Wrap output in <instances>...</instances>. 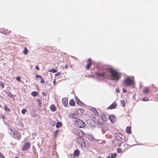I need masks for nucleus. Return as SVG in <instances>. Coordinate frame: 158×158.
I'll list each match as a JSON object with an SVG mask.
<instances>
[{
	"label": "nucleus",
	"instance_id": "obj_1",
	"mask_svg": "<svg viewBox=\"0 0 158 158\" xmlns=\"http://www.w3.org/2000/svg\"><path fill=\"white\" fill-rule=\"evenodd\" d=\"M105 69L107 72L96 73H95L96 76L101 77L104 79H110L116 81H118L121 78L122 76L121 73L118 72L112 66H107L105 67Z\"/></svg>",
	"mask_w": 158,
	"mask_h": 158
},
{
	"label": "nucleus",
	"instance_id": "obj_2",
	"mask_svg": "<svg viewBox=\"0 0 158 158\" xmlns=\"http://www.w3.org/2000/svg\"><path fill=\"white\" fill-rule=\"evenodd\" d=\"M124 136L123 135L120 134H118L116 135V138L117 139L114 140L113 143L115 146H120L121 144V141H122L123 139Z\"/></svg>",
	"mask_w": 158,
	"mask_h": 158
},
{
	"label": "nucleus",
	"instance_id": "obj_3",
	"mask_svg": "<svg viewBox=\"0 0 158 158\" xmlns=\"http://www.w3.org/2000/svg\"><path fill=\"white\" fill-rule=\"evenodd\" d=\"M92 118L95 122L98 124L102 125L104 124L102 118L98 114H94L92 115Z\"/></svg>",
	"mask_w": 158,
	"mask_h": 158
},
{
	"label": "nucleus",
	"instance_id": "obj_4",
	"mask_svg": "<svg viewBox=\"0 0 158 158\" xmlns=\"http://www.w3.org/2000/svg\"><path fill=\"white\" fill-rule=\"evenodd\" d=\"M134 84V78L133 77L127 78L123 81V84L125 85L130 86Z\"/></svg>",
	"mask_w": 158,
	"mask_h": 158
},
{
	"label": "nucleus",
	"instance_id": "obj_5",
	"mask_svg": "<svg viewBox=\"0 0 158 158\" xmlns=\"http://www.w3.org/2000/svg\"><path fill=\"white\" fill-rule=\"evenodd\" d=\"M73 123L75 126L79 128H83L85 126L84 122L82 120L79 119H74Z\"/></svg>",
	"mask_w": 158,
	"mask_h": 158
},
{
	"label": "nucleus",
	"instance_id": "obj_6",
	"mask_svg": "<svg viewBox=\"0 0 158 158\" xmlns=\"http://www.w3.org/2000/svg\"><path fill=\"white\" fill-rule=\"evenodd\" d=\"M81 137H78L77 138V140L79 145L82 147H85V142Z\"/></svg>",
	"mask_w": 158,
	"mask_h": 158
},
{
	"label": "nucleus",
	"instance_id": "obj_7",
	"mask_svg": "<svg viewBox=\"0 0 158 158\" xmlns=\"http://www.w3.org/2000/svg\"><path fill=\"white\" fill-rule=\"evenodd\" d=\"M31 146V144L29 142H25L23 146L22 150L25 151L28 149Z\"/></svg>",
	"mask_w": 158,
	"mask_h": 158
},
{
	"label": "nucleus",
	"instance_id": "obj_8",
	"mask_svg": "<svg viewBox=\"0 0 158 158\" xmlns=\"http://www.w3.org/2000/svg\"><path fill=\"white\" fill-rule=\"evenodd\" d=\"M75 134L79 136V137H82L84 135L83 132L80 129H77L75 131Z\"/></svg>",
	"mask_w": 158,
	"mask_h": 158
},
{
	"label": "nucleus",
	"instance_id": "obj_9",
	"mask_svg": "<svg viewBox=\"0 0 158 158\" xmlns=\"http://www.w3.org/2000/svg\"><path fill=\"white\" fill-rule=\"evenodd\" d=\"M87 64L85 66V68L87 70H89L90 66L92 64V60L91 59L89 58L87 61Z\"/></svg>",
	"mask_w": 158,
	"mask_h": 158
},
{
	"label": "nucleus",
	"instance_id": "obj_10",
	"mask_svg": "<svg viewBox=\"0 0 158 158\" xmlns=\"http://www.w3.org/2000/svg\"><path fill=\"white\" fill-rule=\"evenodd\" d=\"M13 135H14V137L18 140L21 138V136L20 134L19 133L16 132V133H14Z\"/></svg>",
	"mask_w": 158,
	"mask_h": 158
},
{
	"label": "nucleus",
	"instance_id": "obj_11",
	"mask_svg": "<svg viewBox=\"0 0 158 158\" xmlns=\"http://www.w3.org/2000/svg\"><path fill=\"white\" fill-rule=\"evenodd\" d=\"M117 106V103L116 102H114L112 104L110 105L108 108L109 109H114L116 108Z\"/></svg>",
	"mask_w": 158,
	"mask_h": 158
},
{
	"label": "nucleus",
	"instance_id": "obj_12",
	"mask_svg": "<svg viewBox=\"0 0 158 158\" xmlns=\"http://www.w3.org/2000/svg\"><path fill=\"white\" fill-rule=\"evenodd\" d=\"M143 92L144 94H147L150 93V89L148 87H145L143 89Z\"/></svg>",
	"mask_w": 158,
	"mask_h": 158
},
{
	"label": "nucleus",
	"instance_id": "obj_13",
	"mask_svg": "<svg viewBox=\"0 0 158 158\" xmlns=\"http://www.w3.org/2000/svg\"><path fill=\"white\" fill-rule=\"evenodd\" d=\"M109 118L111 122L112 123H114L116 120L115 117L113 115H110Z\"/></svg>",
	"mask_w": 158,
	"mask_h": 158
},
{
	"label": "nucleus",
	"instance_id": "obj_14",
	"mask_svg": "<svg viewBox=\"0 0 158 158\" xmlns=\"http://www.w3.org/2000/svg\"><path fill=\"white\" fill-rule=\"evenodd\" d=\"M62 102L65 106H68V99L66 98H64L62 99Z\"/></svg>",
	"mask_w": 158,
	"mask_h": 158
},
{
	"label": "nucleus",
	"instance_id": "obj_15",
	"mask_svg": "<svg viewBox=\"0 0 158 158\" xmlns=\"http://www.w3.org/2000/svg\"><path fill=\"white\" fill-rule=\"evenodd\" d=\"M117 156L116 153H111L109 154L106 158H115Z\"/></svg>",
	"mask_w": 158,
	"mask_h": 158
},
{
	"label": "nucleus",
	"instance_id": "obj_16",
	"mask_svg": "<svg viewBox=\"0 0 158 158\" xmlns=\"http://www.w3.org/2000/svg\"><path fill=\"white\" fill-rule=\"evenodd\" d=\"M73 154L77 157L79 156L80 154V151L78 149H76L73 152Z\"/></svg>",
	"mask_w": 158,
	"mask_h": 158
},
{
	"label": "nucleus",
	"instance_id": "obj_17",
	"mask_svg": "<svg viewBox=\"0 0 158 158\" xmlns=\"http://www.w3.org/2000/svg\"><path fill=\"white\" fill-rule=\"evenodd\" d=\"M50 109L53 112L55 111L56 110V107L54 105H51L50 107Z\"/></svg>",
	"mask_w": 158,
	"mask_h": 158
},
{
	"label": "nucleus",
	"instance_id": "obj_18",
	"mask_svg": "<svg viewBox=\"0 0 158 158\" xmlns=\"http://www.w3.org/2000/svg\"><path fill=\"white\" fill-rule=\"evenodd\" d=\"M74 117H73V121L74 122V119H78L77 118H78L80 116L81 114H79L75 112L74 113Z\"/></svg>",
	"mask_w": 158,
	"mask_h": 158
},
{
	"label": "nucleus",
	"instance_id": "obj_19",
	"mask_svg": "<svg viewBox=\"0 0 158 158\" xmlns=\"http://www.w3.org/2000/svg\"><path fill=\"white\" fill-rule=\"evenodd\" d=\"M69 104L70 106H74L75 105V103L73 99H71L69 102Z\"/></svg>",
	"mask_w": 158,
	"mask_h": 158
},
{
	"label": "nucleus",
	"instance_id": "obj_20",
	"mask_svg": "<svg viewBox=\"0 0 158 158\" xmlns=\"http://www.w3.org/2000/svg\"><path fill=\"white\" fill-rule=\"evenodd\" d=\"M131 127L130 126H128L127 127L126 131L127 133L130 134L131 133Z\"/></svg>",
	"mask_w": 158,
	"mask_h": 158
},
{
	"label": "nucleus",
	"instance_id": "obj_21",
	"mask_svg": "<svg viewBox=\"0 0 158 158\" xmlns=\"http://www.w3.org/2000/svg\"><path fill=\"white\" fill-rule=\"evenodd\" d=\"M87 138L89 140L93 141L94 140V138L92 135H88L87 136Z\"/></svg>",
	"mask_w": 158,
	"mask_h": 158
},
{
	"label": "nucleus",
	"instance_id": "obj_22",
	"mask_svg": "<svg viewBox=\"0 0 158 158\" xmlns=\"http://www.w3.org/2000/svg\"><path fill=\"white\" fill-rule=\"evenodd\" d=\"M62 125V124L61 122H57L56 125V127L57 128H59Z\"/></svg>",
	"mask_w": 158,
	"mask_h": 158
},
{
	"label": "nucleus",
	"instance_id": "obj_23",
	"mask_svg": "<svg viewBox=\"0 0 158 158\" xmlns=\"http://www.w3.org/2000/svg\"><path fill=\"white\" fill-rule=\"evenodd\" d=\"M31 94L33 96L35 97L38 94V93L36 91H33L31 92Z\"/></svg>",
	"mask_w": 158,
	"mask_h": 158
},
{
	"label": "nucleus",
	"instance_id": "obj_24",
	"mask_svg": "<svg viewBox=\"0 0 158 158\" xmlns=\"http://www.w3.org/2000/svg\"><path fill=\"white\" fill-rule=\"evenodd\" d=\"M57 69H55L53 68L52 69L49 70L48 71V72H52V73H56V72H57Z\"/></svg>",
	"mask_w": 158,
	"mask_h": 158
},
{
	"label": "nucleus",
	"instance_id": "obj_25",
	"mask_svg": "<svg viewBox=\"0 0 158 158\" xmlns=\"http://www.w3.org/2000/svg\"><path fill=\"white\" fill-rule=\"evenodd\" d=\"M24 50L23 51V53L25 55L27 54L28 53V50H27L26 47H25L24 48Z\"/></svg>",
	"mask_w": 158,
	"mask_h": 158
},
{
	"label": "nucleus",
	"instance_id": "obj_26",
	"mask_svg": "<svg viewBox=\"0 0 158 158\" xmlns=\"http://www.w3.org/2000/svg\"><path fill=\"white\" fill-rule=\"evenodd\" d=\"M4 108L6 111H7L8 112H10V109L8 108L7 106L6 105H5Z\"/></svg>",
	"mask_w": 158,
	"mask_h": 158
},
{
	"label": "nucleus",
	"instance_id": "obj_27",
	"mask_svg": "<svg viewBox=\"0 0 158 158\" xmlns=\"http://www.w3.org/2000/svg\"><path fill=\"white\" fill-rule=\"evenodd\" d=\"M102 118V120H103V121H106L108 120V118L105 115H104L103 116Z\"/></svg>",
	"mask_w": 158,
	"mask_h": 158
},
{
	"label": "nucleus",
	"instance_id": "obj_28",
	"mask_svg": "<svg viewBox=\"0 0 158 158\" xmlns=\"http://www.w3.org/2000/svg\"><path fill=\"white\" fill-rule=\"evenodd\" d=\"M69 157V158H77L76 156H75L73 154H70Z\"/></svg>",
	"mask_w": 158,
	"mask_h": 158
},
{
	"label": "nucleus",
	"instance_id": "obj_29",
	"mask_svg": "<svg viewBox=\"0 0 158 158\" xmlns=\"http://www.w3.org/2000/svg\"><path fill=\"white\" fill-rule=\"evenodd\" d=\"M122 151V149L121 148H118L117 150V152L118 153H121Z\"/></svg>",
	"mask_w": 158,
	"mask_h": 158
},
{
	"label": "nucleus",
	"instance_id": "obj_30",
	"mask_svg": "<svg viewBox=\"0 0 158 158\" xmlns=\"http://www.w3.org/2000/svg\"><path fill=\"white\" fill-rule=\"evenodd\" d=\"M74 115L75 114H74V113H70L69 115V117L70 118H73V117H74Z\"/></svg>",
	"mask_w": 158,
	"mask_h": 158
},
{
	"label": "nucleus",
	"instance_id": "obj_31",
	"mask_svg": "<svg viewBox=\"0 0 158 158\" xmlns=\"http://www.w3.org/2000/svg\"><path fill=\"white\" fill-rule=\"evenodd\" d=\"M0 87H1L2 88H4V84L3 82L1 81L0 82Z\"/></svg>",
	"mask_w": 158,
	"mask_h": 158
},
{
	"label": "nucleus",
	"instance_id": "obj_32",
	"mask_svg": "<svg viewBox=\"0 0 158 158\" xmlns=\"http://www.w3.org/2000/svg\"><path fill=\"white\" fill-rule=\"evenodd\" d=\"M58 131H59L58 130H56L55 131V132L54 133V137H55L56 138L57 137V133Z\"/></svg>",
	"mask_w": 158,
	"mask_h": 158
},
{
	"label": "nucleus",
	"instance_id": "obj_33",
	"mask_svg": "<svg viewBox=\"0 0 158 158\" xmlns=\"http://www.w3.org/2000/svg\"><path fill=\"white\" fill-rule=\"evenodd\" d=\"M21 112L23 114H25L26 112V110L25 109H23L22 110Z\"/></svg>",
	"mask_w": 158,
	"mask_h": 158
},
{
	"label": "nucleus",
	"instance_id": "obj_34",
	"mask_svg": "<svg viewBox=\"0 0 158 158\" xmlns=\"http://www.w3.org/2000/svg\"><path fill=\"white\" fill-rule=\"evenodd\" d=\"M120 102L122 104L123 106H125V102L123 100H121Z\"/></svg>",
	"mask_w": 158,
	"mask_h": 158
},
{
	"label": "nucleus",
	"instance_id": "obj_35",
	"mask_svg": "<svg viewBox=\"0 0 158 158\" xmlns=\"http://www.w3.org/2000/svg\"><path fill=\"white\" fill-rule=\"evenodd\" d=\"M91 110L95 113L97 112V110L95 108H92Z\"/></svg>",
	"mask_w": 158,
	"mask_h": 158
},
{
	"label": "nucleus",
	"instance_id": "obj_36",
	"mask_svg": "<svg viewBox=\"0 0 158 158\" xmlns=\"http://www.w3.org/2000/svg\"><path fill=\"white\" fill-rule=\"evenodd\" d=\"M148 99L147 98H143V101H148Z\"/></svg>",
	"mask_w": 158,
	"mask_h": 158
},
{
	"label": "nucleus",
	"instance_id": "obj_37",
	"mask_svg": "<svg viewBox=\"0 0 158 158\" xmlns=\"http://www.w3.org/2000/svg\"><path fill=\"white\" fill-rule=\"evenodd\" d=\"M16 79L17 81H21L20 77L19 76H18L17 77Z\"/></svg>",
	"mask_w": 158,
	"mask_h": 158
},
{
	"label": "nucleus",
	"instance_id": "obj_38",
	"mask_svg": "<svg viewBox=\"0 0 158 158\" xmlns=\"http://www.w3.org/2000/svg\"><path fill=\"white\" fill-rule=\"evenodd\" d=\"M116 92L117 93H120V90H119V89L118 88H117L116 89Z\"/></svg>",
	"mask_w": 158,
	"mask_h": 158
},
{
	"label": "nucleus",
	"instance_id": "obj_39",
	"mask_svg": "<svg viewBox=\"0 0 158 158\" xmlns=\"http://www.w3.org/2000/svg\"><path fill=\"white\" fill-rule=\"evenodd\" d=\"M35 77L36 78H39L40 79H41L42 78L41 76L40 75H36Z\"/></svg>",
	"mask_w": 158,
	"mask_h": 158
},
{
	"label": "nucleus",
	"instance_id": "obj_40",
	"mask_svg": "<svg viewBox=\"0 0 158 158\" xmlns=\"http://www.w3.org/2000/svg\"><path fill=\"white\" fill-rule=\"evenodd\" d=\"M0 157L2 158H5L4 155L0 152Z\"/></svg>",
	"mask_w": 158,
	"mask_h": 158
},
{
	"label": "nucleus",
	"instance_id": "obj_41",
	"mask_svg": "<svg viewBox=\"0 0 158 158\" xmlns=\"http://www.w3.org/2000/svg\"><path fill=\"white\" fill-rule=\"evenodd\" d=\"M41 79L40 81V83H43L44 82V81L42 78V77L41 78Z\"/></svg>",
	"mask_w": 158,
	"mask_h": 158
},
{
	"label": "nucleus",
	"instance_id": "obj_42",
	"mask_svg": "<svg viewBox=\"0 0 158 158\" xmlns=\"http://www.w3.org/2000/svg\"><path fill=\"white\" fill-rule=\"evenodd\" d=\"M123 93H126L127 92V91L126 89L123 88Z\"/></svg>",
	"mask_w": 158,
	"mask_h": 158
},
{
	"label": "nucleus",
	"instance_id": "obj_43",
	"mask_svg": "<svg viewBox=\"0 0 158 158\" xmlns=\"http://www.w3.org/2000/svg\"><path fill=\"white\" fill-rule=\"evenodd\" d=\"M53 83L54 84V85H56V79H54L53 80Z\"/></svg>",
	"mask_w": 158,
	"mask_h": 158
},
{
	"label": "nucleus",
	"instance_id": "obj_44",
	"mask_svg": "<svg viewBox=\"0 0 158 158\" xmlns=\"http://www.w3.org/2000/svg\"><path fill=\"white\" fill-rule=\"evenodd\" d=\"M35 69H36L37 70H39V66H36L35 67Z\"/></svg>",
	"mask_w": 158,
	"mask_h": 158
},
{
	"label": "nucleus",
	"instance_id": "obj_45",
	"mask_svg": "<svg viewBox=\"0 0 158 158\" xmlns=\"http://www.w3.org/2000/svg\"><path fill=\"white\" fill-rule=\"evenodd\" d=\"M60 73H57V74H56L55 75V76H57L59 75L60 74Z\"/></svg>",
	"mask_w": 158,
	"mask_h": 158
},
{
	"label": "nucleus",
	"instance_id": "obj_46",
	"mask_svg": "<svg viewBox=\"0 0 158 158\" xmlns=\"http://www.w3.org/2000/svg\"><path fill=\"white\" fill-rule=\"evenodd\" d=\"M65 67L66 69L67 68L68 66H67V65H66L65 66Z\"/></svg>",
	"mask_w": 158,
	"mask_h": 158
},
{
	"label": "nucleus",
	"instance_id": "obj_47",
	"mask_svg": "<svg viewBox=\"0 0 158 158\" xmlns=\"http://www.w3.org/2000/svg\"><path fill=\"white\" fill-rule=\"evenodd\" d=\"M78 101L80 102V101L79 99L78 98H77V102Z\"/></svg>",
	"mask_w": 158,
	"mask_h": 158
},
{
	"label": "nucleus",
	"instance_id": "obj_48",
	"mask_svg": "<svg viewBox=\"0 0 158 158\" xmlns=\"http://www.w3.org/2000/svg\"><path fill=\"white\" fill-rule=\"evenodd\" d=\"M15 158H18L17 157H15Z\"/></svg>",
	"mask_w": 158,
	"mask_h": 158
},
{
	"label": "nucleus",
	"instance_id": "obj_49",
	"mask_svg": "<svg viewBox=\"0 0 158 158\" xmlns=\"http://www.w3.org/2000/svg\"><path fill=\"white\" fill-rule=\"evenodd\" d=\"M39 106H41V105H39Z\"/></svg>",
	"mask_w": 158,
	"mask_h": 158
}]
</instances>
